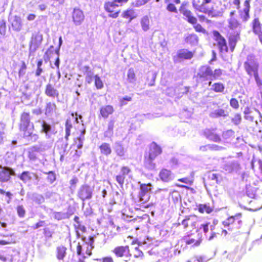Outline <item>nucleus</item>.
Returning <instances> with one entry per match:
<instances>
[{"instance_id": "nucleus-1", "label": "nucleus", "mask_w": 262, "mask_h": 262, "mask_svg": "<svg viewBox=\"0 0 262 262\" xmlns=\"http://www.w3.org/2000/svg\"><path fill=\"white\" fill-rule=\"evenodd\" d=\"M34 125L31 122V117L29 112H23L20 114L18 128L23 134V137L27 138L31 137L35 142L38 139L37 134H33Z\"/></svg>"}, {"instance_id": "nucleus-2", "label": "nucleus", "mask_w": 262, "mask_h": 262, "mask_svg": "<svg viewBox=\"0 0 262 262\" xmlns=\"http://www.w3.org/2000/svg\"><path fill=\"white\" fill-rule=\"evenodd\" d=\"M212 0H193L192 5L193 8L197 11L208 14L211 17H218L223 14L222 9H218L216 6H212L211 8L207 7V5Z\"/></svg>"}, {"instance_id": "nucleus-3", "label": "nucleus", "mask_w": 262, "mask_h": 262, "mask_svg": "<svg viewBox=\"0 0 262 262\" xmlns=\"http://www.w3.org/2000/svg\"><path fill=\"white\" fill-rule=\"evenodd\" d=\"M162 152V148L155 142L151 143L149 146V151L145 152L143 160L144 167L148 170H154L156 168V163L154 160Z\"/></svg>"}, {"instance_id": "nucleus-4", "label": "nucleus", "mask_w": 262, "mask_h": 262, "mask_svg": "<svg viewBox=\"0 0 262 262\" xmlns=\"http://www.w3.org/2000/svg\"><path fill=\"white\" fill-rule=\"evenodd\" d=\"M152 186L150 183L141 184L140 185L139 198L140 203L138 205L139 209H146L155 206V203H148L150 199V195L147 193L151 190Z\"/></svg>"}, {"instance_id": "nucleus-5", "label": "nucleus", "mask_w": 262, "mask_h": 262, "mask_svg": "<svg viewBox=\"0 0 262 262\" xmlns=\"http://www.w3.org/2000/svg\"><path fill=\"white\" fill-rule=\"evenodd\" d=\"M223 74L221 69H216L213 71L210 67L204 65L200 67L196 75V77L201 80H206L211 77L212 80L219 79Z\"/></svg>"}, {"instance_id": "nucleus-6", "label": "nucleus", "mask_w": 262, "mask_h": 262, "mask_svg": "<svg viewBox=\"0 0 262 262\" xmlns=\"http://www.w3.org/2000/svg\"><path fill=\"white\" fill-rule=\"evenodd\" d=\"M225 227L229 230H238L242 229L244 225V218L242 213H237L230 216L222 222Z\"/></svg>"}, {"instance_id": "nucleus-7", "label": "nucleus", "mask_w": 262, "mask_h": 262, "mask_svg": "<svg viewBox=\"0 0 262 262\" xmlns=\"http://www.w3.org/2000/svg\"><path fill=\"white\" fill-rule=\"evenodd\" d=\"M128 1L129 0H114L106 2L104 4V8L108 13L109 17L116 18L121 12V10L119 8V5L121 6Z\"/></svg>"}, {"instance_id": "nucleus-8", "label": "nucleus", "mask_w": 262, "mask_h": 262, "mask_svg": "<svg viewBox=\"0 0 262 262\" xmlns=\"http://www.w3.org/2000/svg\"><path fill=\"white\" fill-rule=\"evenodd\" d=\"M244 67L247 74L250 76L258 73L259 63L255 56L252 54L248 55L244 63Z\"/></svg>"}, {"instance_id": "nucleus-9", "label": "nucleus", "mask_w": 262, "mask_h": 262, "mask_svg": "<svg viewBox=\"0 0 262 262\" xmlns=\"http://www.w3.org/2000/svg\"><path fill=\"white\" fill-rule=\"evenodd\" d=\"M215 225L210 222H205L202 224L196 229L197 232H203L208 240H212L217 236V233L214 231Z\"/></svg>"}, {"instance_id": "nucleus-10", "label": "nucleus", "mask_w": 262, "mask_h": 262, "mask_svg": "<svg viewBox=\"0 0 262 262\" xmlns=\"http://www.w3.org/2000/svg\"><path fill=\"white\" fill-rule=\"evenodd\" d=\"M195 215H188L185 216L182 221L181 225L183 229L187 232H191L198 229V220L195 219Z\"/></svg>"}, {"instance_id": "nucleus-11", "label": "nucleus", "mask_w": 262, "mask_h": 262, "mask_svg": "<svg viewBox=\"0 0 262 262\" xmlns=\"http://www.w3.org/2000/svg\"><path fill=\"white\" fill-rule=\"evenodd\" d=\"M112 252L117 258H126L130 259L132 255L128 245L117 246L113 249Z\"/></svg>"}, {"instance_id": "nucleus-12", "label": "nucleus", "mask_w": 262, "mask_h": 262, "mask_svg": "<svg viewBox=\"0 0 262 262\" xmlns=\"http://www.w3.org/2000/svg\"><path fill=\"white\" fill-rule=\"evenodd\" d=\"M93 188L88 184L82 185L78 192L77 196L82 201L90 200L92 198Z\"/></svg>"}, {"instance_id": "nucleus-13", "label": "nucleus", "mask_w": 262, "mask_h": 262, "mask_svg": "<svg viewBox=\"0 0 262 262\" xmlns=\"http://www.w3.org/2000/svg\"><path fill=\"white\" fill-rule=\"evenodd\" d=\"M251 28L252 33L257 36L260 42L262 45V24L258 17H255L252 20Z\"/></svg>"}, {"instance_id": "nucleus-14", "label": "nucleus", "mask_w": 262, "mask_h": 262, "mask_svg": "<svg viewBox=\"0 0 262 262\" xmlns=\"http://www.w3.org/2000/svg\"><path fill=\"white\" fill-rule=\"evenodd\" d=\"M0 182L6 183L11 180V177L15 175V171L7 166L2 167L0 165Z\"/></svg>"}, {"instance_id": "nucleus-15", "label": "nucleus", "mask_w": 262, "mask_h": 262, "mask_svg": "<svg viewBox=\"0 0 262 262\" xmlns=\"http://www.w3.org/2000/svg\"><path fill=\"white\" fill-rule=\"evenodd\" d=\"M42 39V35L39 32L33 33L29 43L30 50L35 52L38 48Z\"/></svg>"}, {"instance_id": "nucleus-16", "label": "nucleus", "mask_w": 262, "mask_h": 262, "mask_svg": "<svg viewBox=\"0 0 262 262\" xmlns=\"http://www.w3.org/2000/svg\"><path fill=\"white\" fill-rule=\"evenodd\" d=\"M9 29L15 32L20 31L23 27L21 18L19 16L14 15L9 18Z\"/></svg>"}, {"instance_id": "nucleus-17", "label": "nucleus", "mask_w": 262, "mask_h": 262, "mask_svg": "<svg viewBox=\"0 0 262 262\" xmlns=\"http://www.w3.org/2000/svg\"><path fill=\"white\" fill-rule=\"evenodd\" d=\"M204 134L205 137L210 141L219 143L222 140L216 128H207L205 130Z\"/></svg>"}, {"instance_id": "nucleus-18", "label": "nucleus", "mask_w": 262, "mask_h": 262, "mask_svg": "<svg viewBox=\"0 0 262 262\" xmlns=\"http://www.w3.org/2000/svg\"><path fill=\"white\" fill-rule=\"evenodd\" d=\"M251 5L248 2H244V8L243 9L238 10L239 17L243 22L246 23L249 20L250 18V11Z\"/></svg>"}, {"instance_id": "nucleus-19", "label": "nucleus", "mask_w": 262, "mask_h": 262, "mask_svg": "<svg viewBox=\"0 0 262 262\" xmlns=\"http://www.w3.org/2000/svg\"><path fill=\"white\" fill-rule=\"evenodd\" d=\"M194 56V52L189 51L186 49H181L178 51L176 55L174 57V61L179 59L190 60Z\"/></svg>"}, {"instance_id": "nucleus-20", "label": "nucleus", "mask_w": 262, "mask_h": 262, "mask_svg": "<svg viewBox=\"0 0 262 262\" xmlns=\"http://www.w3.org/2000/svg\"><path fill=\"white\" fill-rule=\"evenodd\" d=\"M240 31H236L233 33H231L229 36L228 37L229 44L228 49L230 52H233L234 51L237 41L240 38Z\"/></svg>"}, {"instance_id": "nucleus-21", "label": "nucleus", "mask_w": 262, "mask_h": 262, "mask_svg": "<svg viewBox=\"0 0 262 262\" xmlns=\"http://www.w3.org/2000/svg\"><path fill=\"white\" fill-rule=\"evenodd\" d=\"M182 240L186 245H191L192 247H198L199 246L202 242V238L200 236L196 238H193L191 236V235H187L182 237Z\"/></svg>"}, {"instance_id": "nucleus-22", "label": "nucleus", "mask_w": 262, "mask_h": 262, "mask_svg": "<svg viewBox=\"0 0 262 262\" xmlns=\"http://www.w3.org/2000/svg\"><path fill=\"white\" fill-rule=\"evenodd\" d=\"M81 73L85 76V81L88 83H92L94 76L92 69L89 66H84L79 69Z\"/></svg>"}, {"instance_id": "nucleus-23", "label": "nucleus", "mask_w": 262, "mask_h": 262, "mask_svg": "<svg viewBox=\"0 0 262 262\" xmlns=\"http://www.w3.org/2000/svg\"><path fill=\"white\" fill-rule=\"evenodd\" d=\"M115 111L114 108L112 105H103L99 109V117L103 119L107 118L112 115Z\"/></svg>"}, {"instance_id": "nucleus-24", "label": "nucleus", "mask_w": 262, "mask_h": 262, "mask_svg": "<svg viewBox=\"0 0 262 262\" xmlns=\"http://www.w3.org/2000/svg\"><path fill=\"white\" fill-rule=\"evenodd\" d=\"M160 179L163 182L168 183L173 179V174L170 170L163 168L159 173Z\"/></svg>"}, {"instance_id": "nucleus-25", "label": "nucleus", "mask_w": 262, "mask_h": 262, "mask_svg": "<svg viewBox=\"0 0 262 262\" xmlns=\"http://www.w3.org/2000/svg\"><path fill=\"white\" fill-rule=\"evenodd\" d=\"M131 171L130 169L126 166H122L121 168V174L116 177V179L118 183L122 186L124 183L126 176Z\"/></svg>"}, {"instance_id": "nucleus-26", "label": "nucleus", "mask_w": 262, "mask_h": 262, "mask_svg": "<svg viewBox=\"0 0 262 262\" xmlns=\"http://www.w3.org/2000/svg\"><path fill=\"white\" fill-rule=\"evenodd\" d=\"M72 18L75 24L79 25L84 20V15L81 10L74 9L72 13Z\"/></svg>"}, {"instance_id": "nucleus-27", "label": "nucleus", "mask_w": 262, "mask_h": 262, "mask_svg": "<svg viewBox=\"0 0 262 262\" xmlns=\"http://www.w3.org/2000/svg\"><path fill=\"white\" fill-rule=\"evenodd\" d=\"M197 209L201 214H210L213 211V207L209 203L205 204H199L197 206Z\"/></svg>"}, {"instance_id": "nucleus-28", "label": "nucleus", "mask_w": 262, "mask_h": 262, "mask_svg": "<svg viewBox=\"0 0 262 262\" xmlns=\"http://www.w3.org/2000/svg\"><path fill=\"white\" fill-rule=\"evenodd\" d=\"M45 93L49 97L55 98L59 97L58 91L50 83H48L46 85Z\"/></svg>"}, {"instance_id": "nucleus-29", "label": "nucleus", "mask_w": 262, "mask_h": 262, "mask_svg": "<svg viewBox=\"0 0 262 262\" xmlns=\"http://www.w3.org/2000/svg\"><path fill=\"white\" fill-rule=\"evenodd\" d=\"M94 237L93 236L89 237L88 241L84 243V246H86V250H85V254L88 256H90L92 254V250L94 248Z\"/></svg>"}, {"instance_id": "nucleus-30", "label": "nucleus", "mask_w": 262, "mask_h": 262, "mask_svg": "<svg viewBox=\"0 0 262 262\" xmlns=\"http://www.w3.org/2000/svg\"><path fill=\"white\" fill-rule=\"evenodd\" d=\"M58 51L54 49L53 46H51L49 48L43 55V59L46 62H47L50 60L51 58L53 57L54 55L58 54Z\"/></svg>"}, {"instance_id": "nucleus-31", "label": "nucleus", "mask_w": 262, "mask_h": 262, "mask_svg": "<svg viewBox=\"0 0 262 262\" xmlns=\"http://www.w3.org/2000/svg\"><path fill=\"white\" fill-rule=\"evenodd\" d=\"M100 154L102 155L108 156L112 154V150L110 144L103 142L99 146Z\"/></svg>"}, {"instance_id": "nucleus-32", "label": "nucleus", "mask_w": 262, "mask_h": 262, "mask_svg": "<svg viewBox=\"0 0 262 262\" xmlns=\"http://www.w3.org/2000/svg\"><path fill=\"white\" fill-rule=\"evenodd\" d=\"M67 248L63 245L57 247L56 250V256L59 260H63L67 254Z\"/></svg>"}, {"instance_id": "nucleus-33", "label": "nucleus", "mask_w": 262, "mask_h": 262, "mask_svg": "<svg viewBox=\"0 0 262 262\" xmlns=\"http://www.w3.org/2000/svg\"><path fill=\"white\" fill-rule=\"evenodd\" d=\"M225 87L224 84L221 82H217L213 83L211 85V90L218 93H223L225 90Z\"/></svg>"}, {"instance_id": "nucleus-34", "label": "nucleus", "mask_w": 262, "mask_h": 262, "mask_svg": "<svg viewBox=\"0 0 262 262\" xmlns=\"http://www.w3.org/2000/svg\"><path fill=\"white\" fill-rule=\"evenodd\" d=\"M114 128V121L110 120L108 122L107 129L104 133L105 138L111 137L113 135Z\"/></svg>"}, {"instance_id": "nucleus-35", "label": "nucleus", "mask_w": 262, "mask_h": 262, "mask_svg": "<svg viewBox=\"0 0 262 262\" xmlns=\"http://www.w3.org/2000/svg\"><path fill=\"white\" fill-rule=\"evenodd\" d=\"M228 27L230 30H234L241 25L239 21L236 17L229 18L228 19Z\"/></svg>"}, {"instance_id": "nucleus-36", "label": "nucleus", "mask_w": 262, "mask_h": 262, "mask_svg": "<svg viewBox=\"0 0 262 262\" xmlns=\"http://www.w3.org/2000/svg\"><path fill=\"white\" fill-rule=\"evenodd\" d=\"M75 230L76 233V236L77 238H80L81 237V233L79 232L80 231L83 233L86 232V227L81 224V223L75 224L74 225Z\"/></svg>"}, {"instance_id": "nucleus-37", "label": "nucleus", "mask_w": 262, "mask_h": 262, "mask_svg": "<svg viewBox=\"0 0 262 262\" xmlns=\"http://www.w3.org/2000/svg\"><path fill=\"white\" fill-rule=\"evenodd\" d=\"M19 179L24 183H26L29 182L32 179L30 172L28 171H23L19 176Z\"/></svg>"}, {"instance_id": "nucleus-38", "label": "nucleus", "mask_w": 262, "mask_h": 262, "mask_svg": "<svg viewBox=\"0 0 262 262\" xmlns=\"http://www.w3.org/2000/svg\"><path fill=\"white\" fill-rule=\"evenodd\" d=\"M185 41L190 44L195 43L198 42V37L194 34H189L185 37Z\"/></svg>"}, {"instance_id": "nucleus-39", "label": "nucleus", "mask_w": 262, "mask_h": 262, "mask_svg": "<svg viewBox=\"0 0 262 262\" xmlns=\"http://www.w3.org/2000/svg\"><path fill=\"white\" fill-rule=\"evenodd\" d=\"M56 105L54 103H48L45 107V114H50L56 110Z\"/></svg>"}, {"instance_id": "nucleus-40", "label": "nucleus", "mask_w": 262, "mask_h": 262, "mask_svg": "<svg viewBox=\"0 0 262 262\" xmlns=\"http://www.w3.org/2000/svg\"><path fill=\"white\" fill-rule=\"evenodd\" d=\"M127 77L129 82H133L136 80V74L134 68H130L128 69Z\"/></svg>"}, {"instance_id": "nucleus-41", "label": "nucleus", "mask_w": 262, "mask_h": 262, "mask_svg": "<svg viewBox=\"0 0 262 262\" xmlns=\"http://www.w3.org/2000/svg\"><path fill=\"white\" fill-rule=\"evenodd\" d=\"M134 11L132 9H127L123 11L122 13V17L125 19H128L129 20H132L134 18Z\"/></svg>"}, {"instance_id": "nucleus-42", "label": "nucleus", "mask_w": 262, "mask_h": 262, "mask_svg": "<svg viewBox=\"0 0 262 262\" xmlns=\"http://www.w3.org/2000/svg\"><path fill=\"white\" fill-rule=\"evenodd\" d=\"M227 116V114L226 111L222 108L215 110L211 113V116L212 117H225Z\"/></svg>"}, {"instance_id": "nucleus-43", "label": "nucleus", "mask_w": 262, "mask_h": 262, "mask_svg": "<svg viewBox=\"0 0 262 262\" xmlns=\"http://www.w3.org/2000/svg\"><path fill=\"white\" fill-rule=\"evenodd\" d=\"M93 79H94L95 85L97 89H101L103 88V83L98 75H94Z\"/></svg>"}, {"instance_id": "nucleus-44", "label": "nucleus", "mask_w": 262, "mask_h": 262, "mask_svg": "<svg viewBox=\"0 0 262 262\" xmlns=\"http://www.w3.org/2000/svg\"><path fill=\"white\" fill-rule=\"evenodd\" d=\"M212 34L214 37V40L217 43V45H218L221 42L225 39V38L221 34V33L218 31H213Z\"/></svg>"}, {"instance_id": "nucleus-45", "label": "nucleus", "mask_w": 262, "mask_h": 262, "mask_svg": "<svg viewBox=\"0 0 262 262\" xmlns=\"http://www.w3.org/2000/svg\"><path fill=\"white\" fill-rule=\"evenodd\" d=\"M217 46L220 52L227 53L229 51L226 39H224Z\"/></svg>"}, {"instance_id": "nucleus-46", "label": "nucleus", "mask_w": 262, "mask_h": 262, "mask_svg": "<svg viewBox=\"0 0 262 262\" xmlns=\"http://www.w3.org/2000/svg\"><path fill=\"white\" fill-rule=\"evenodd\" d=\"M16 210L18 216L20 218L25 217L26 210L23 205H19L16 207Z\"/></svg>"}, {"instance_id": "nucleus-47", "label": "nucleus", "mask_w": 262, "mask_h": 262, "mask_svg": "<svg viewBox=\"0 0 262 262\" xmlns=\"http://www.w3.org/2000/svg\"><path fill=\"white\" fill-rule=\"evenodd\" d=\"M231 121L236 125L239 124L242 121L241 115L239 113L235 114L231 118Z\"/></svg>"}, {"instance_id": "nucleus-48", "label": "nucleus", "mask_w": 262, "mask_h": 262, "mask_svg": "<svg viewBox=\"0 0 262 262\" xmlns=\"http://www.w3.org/2000/svg\"><path fill=\"white\" fill-rule=\"evenodd\" d=\"M222 136L225 139L234 138L235 137L234 132L232 129L227 130L226 131L223 132Z\"/></svg>"}, {"instance_id": "nucleus-49", "label": "nucleus", "mask_w": 262, "mask_h": 262, "mask_svg": "<svg viewBox=\"0 0 262 262\" xmlns=\"http://www.w3.org/2000/svg\"><path fill=\"white\" fill-rule=\"evenodd\" d=\"M165 2L167 4L166 7L167 10L171 12L176 13L177 12V9L174 4L170 3V0H165Z\"/></svg>"}, {"instance_id": "nucleus-50", "label": "nucleus", "mask_w": 262, "mask_h": 262, "mask_svg": "<svg viewBox=\"0 0 262 262\" xmlns=\"http://www.w3.org/2000/svg\"><path fill=\"white\" fill-rule=\"evenodd\" d=\"M251 113V110L249 107H246L244 111V117L247 120H249L253 121L254 119L253 116H249V115Z\"/></svg>"}, {"instance_id": "nucleus-51", "label": "nucleus", "mask_w": 262, "mask_h": 262, "mask_svg": "<svg viewBox=\"0 0 262 262\" xmlns=\"http://www.w3.org/2000/svg\"><path fill=\"white\" fill-rule=\"evenodd\" d=\"M42 132L48 135V133L51 130V126L48 124L45 121L41 122Z\"/></svg>"}, {"instance_id": "nucleus-52", "label": "nucleus", "mask_w": 262, "mask_h": 262, "mask_svg": "<svg viewBox=\"0 0 262 262\" xmlns=\"http://www.w3.org/2000/svg\"><path fill=\"white\" fill-rule=\"evenodd\" d=\"M6 33V21L2 19L0 20V34L4 36Z\"/></svg>"}, {"instance_id": "nucleus-53", "label": "nucleus", "mask_w": 262, "mask_h": 262, "mask_svg": "<svg viewBox=\"0 0 262 262\" xmlns=\"http://www.w3.org/2000/svg\"><path fill=\"white\" fill-rule=\"evenodd\" d=\"M48 176L47 177V180L51 183H53L56 180V175L54 171H50L48 172H46Z\"/></svg>"}, {"instance_id": "nucleus-54", "label": "nucleus", "mask_w": 262, "mask_h": 262, "mask_svg": "<svg viewBox=\"0 0 262 262\" xmlns=\"http://www.w3.org/2000/svg\"><path fill=\"white\" fill-rule=\"evenodd\" d=\"M133 256L136 258H142L144 256V254L139 247H136L134 252Z\"/></svg>"}, {"instance_id": "nucleus-55", "label": "nucleus", "mask_w": 262, "mask_h": 262, "mask_svg": "<svg viewBox=\"0 0 262 262\" xmlns=\"http://www.w3.org/2000/svg\"><path fill=\"white\" fill-rule=\"evenodd\" d=\"M0 195H5L8 198L7 201L8 203H9L11 202V200L13 195L12 193L10 191H5L4 189L1 188H0Z\"/></svg>"}, {"instance_id": "nucleus-56", "label": "nucleus", "mask_w": 262, "mask_h": 262, "mask_svg": "<svg viewBox=\"0 0 262 262\" xmlns=\"http://www.w3.org/2000/svg\"><path fill=\"white\" fill-rule=\"evenodd\" d=\"M230 105L231 107L234 109L237 110L239 108V105L238 100L234 98H232L230 100Z\"/></svg>"}, {"instance_id": "nucleus-57", "label": "nucleus", "mask_w": 262, "mask_h": 262, "mask_svg": "<svg viewBox=\"0 0 262 262\" xmlns=\"http://www.w3.org/2000/svg\"><path fill=\"white\" fill-rule=\"evenodd\" d=\"M20 68L18 71V75L19 77L24 76L25 74L26 70L27 69V65L24 61H22Z\"/></svg>"}, {"instance_id": "nucleus-58", "label": "nucleus", "mask_w": 262, "mask_h": 262, "mask_svg": "<svg viewBox=\"0 0 262 262\" xmlns=\"http://www.w3.org/2000/svg\"><path fill=\"white\" fill-rule=\"evenodd\" d=\"M254 76L255 80L256 82L257 86L260 88L262 89V79L259 77L258 72L253 75Z\"/></svg>"}, {"instance_id": "nucleus-59", "label": "nucleus", "mask_w": 262, "mask_h": 262, "mask_svg": "<svg viewBox=\"0 0 262 262\" xmlns=\"http://www.w3.org/2000/svg\"><path fill=\"white\" fill-rule=\"evenodd\" d=\"M178 181L184 183L189 185H191L193 182L192 180L190 179L188 177L179 179Z\"/></svg>"}, {"instance_id": "nucleus-60", "label": "nucleus", "mask_w": 262, "mask_h": 262, "mask_svg": "<svg viewBox=\"0 0 262 262\" xmlns=\"http://www.w3.org/2000/svg\"><path fill=\"white\" fill-rule=\"evenodd\" d=\"M186 18L187 21L192 25H194L197 23L196 18L192 15V13Z\"/></svg>"}, {"instance_id": "nucleus-61", "label": "nucleus", "mask_w": 262, "mask_h": 262, "mask_svg": "<svg viewBox=\"0 0 262 262\" xmlns=\"http://www.w3.org/2000/svg\"><path fill=\"white\" fill-rule=\"evenodd\" d=\"M246 193L247 195L251 198H254L255 195V192H253V188L251 186L246 187Z\"/></svg>"}, {"instance_id": "nucleus-62", "label": "nucleus", "mask_w": 262, "mask_h": 262, "mask_svg": "<svg viewBox=\"0 0 262 262\" xmlns=\"http://www.w3.org/2000/svg\"><path fill=\"white\" fill-rule=\"evenodd\" d=\"M193 25V28L194 29L195 31L198 32H202V33H205V29H204L202 26L199 24H197V23Z\"/></svg>"}, {"instance_id": "nucleus-63", "label": "nucleus", "mask_w": 262, "mask_h": 262, "mask_svg": "<svg viewBox=\"0 0 262 262\" xmlns=\"http://www.w3.org/2000/svg\"><path fill=\"white\" fill-rule=\"evenodd\" d=\"M132 100V97L131 96H125L122 98L120 100V102L121 105H124L127 104V102L131 101Z\"/></svg>"}, {"instance_id": "nucleus-64", "label": "nucleus", "mask_w": 262, "mask_h": 262, "mask_svg": "<svg viewBox=\"0 0 262 262\" xmlns=\"http://www.w3.org/2000/svg\"><path fill=\"white\" fill-rule=\"evenodd\" d=\"M97 260H100L101 262H114L113 258L111 256L103 257L100 259H97Z\"/></svg>"}]
</instances>
